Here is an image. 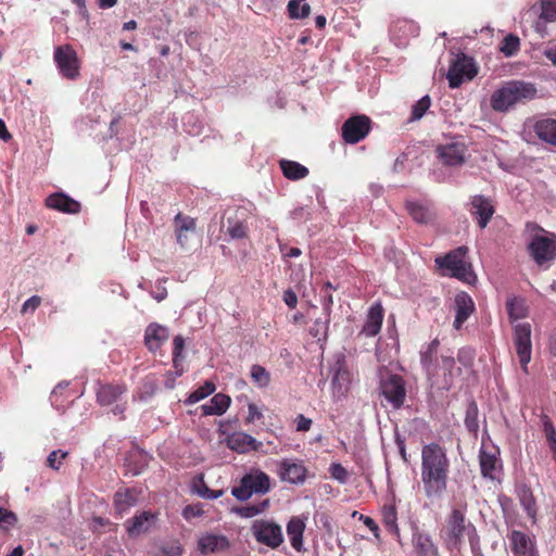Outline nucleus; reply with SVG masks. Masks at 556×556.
Segmentation results:
<instances>
[{"label": "nucleus", "mask_w": 556, "mask_h": 556, "mask_svg": "<svg viewBox=\"0 0 556 556\" xmlns=\"http://www.w3.org/2000/svg\"><path fill=\"white\" fill-rule=\"evenodd\" d=\"M450 459L439 443H429L421 448L420 476L426 496L438 500L447 489Z\"/></svg>", "instance_id": "1"}, {"label": "nucleus", "mask_w": 556, "mask_h": 556, "mask_svg": "<svg viewBox=\"0 0 556 556\" xmlns=\"http://www.w3.org/2000/svg\"><path fill=\"white\" fill-rule=\"evenodd\" d=\"M536 93L538 90L534 84L510 80L492 93L490 104L495 112H506L518 103L533 100Z\"/></svg>", "instance_id": "2"}, {"label": "nucleus", "mask_w": 556, "mask_h": 556, "mask_svg": "<svg viewBox=\"0 0 556 556\" xmlns=\"http://www.w3.org/2000/svg\"><path fill=\"white\" fill-rule=\"evenodd\" d=\"M468 253L467 247H458L445 256L435 258V264L442 268L448 270L451 277L457 278L458 280L472 283L477 277L472 270V265L466 260Z\"/></svg>", "instance_id": "3"}, {"label": "nucleus", "mask_w": 556, "mask_h": 556, "mask_svg": "<svg viewBox=\"0 0 556 556\" xmlns=\"http://www.w3.org/2000/svg\"><path fill=\"white\" fill-rule=\"evenodd\" d=\"M527 228L542 232L533 235L528 245L529 253L534 262L539 266H543L554 261L556 258V235L545 231L534 223L527 224Z\"/></svg>", "instance_id": "4"}, {"label": "nucleus", "mask_w": 556, "mask_h": 556, "mask_svg": "<svg viewBox=\"0 0 556 556\" xmlns=\"http://www.w3.org/2000/svg\"><path fill=\"white\" fill-rule=\"evenodd\" d=\"M269 490V476L260 469H252L241 478L239 485L232 488L231 494L239 501H247L253 494H266Z\"/></svg>", "instance_id": "5"}, {"label": "nucleus", "mask_w": 556, "mask_h": 556, "mask_svg": "<svg viewBox=\"0 0 556 556\" xmlns=\"http://www.w3.org/2000/svg\"><path fill=\"white\" fill-rule=\"evenodd\" d=\"M379 389L393 409H400L406 399L404 379L399 375H388L380 379Z\"/></svg>", "instance_id": "6"}, {"label": "nucleus", "mask_w": 556, "mask_h": 556, "mask_svg": "<svg viewBox=\"0 0 556 556\" xmlns=\"http://www.w3.org/2000/svg\"><path fill=\"white\" fill-rule=\"evenodd\" d=\"M252 533L255 540L273 549L283 543L282 529L278 523L269 520H255L252 525Z\"/></svg>", "instance_id": "7"}, {"label": "nucleus", "mask_w": 556, "mask_h": 556, "mask_svg": "<svg viewBox=\"0 0 556 556\" xmlns=\"http://www.w3.org/2000/svg\"><path fill=\"white\" fill-rule=\"evenodd\" d=\"M477 73L473 59L460 53L456 55L450 65L447 73L448 85L452 89L458 88L465 78L471 80Z\"/></svg>", "instance_id": "8"}, {"label": "nucleus", "mask_w": 556, "mask_h": 556, "mask_svg": "<svg viewBox=\"0 0 556 556\" xmlns=\"http://www.w3.org/2000/svg\"><path fill=\"white\" fill-rule=\"evenodd\" d=\"M53 59L63 77L71 80L78 78L80 67L79 60L71 45L56 47Z\"/></svg>", "instance_id": "9"}, {"label": "nucleus", "mask_w": 556, "mask_h": 556, "mask_svg": "<svg viewBox=\"0 0 556 556\" xmlns=\"http://www.w3.org/2000/svg\"><path fill=\"white\" fill-rule=\"evenodd\" d=\"M370 130L371 119L364 114L349 117L341 127L342 138L350 144H355L365 139Z\"/></svg>", "instance_id": "10"}, {"label": "nucleus", "mask_w": 556, "mask_h": 556, "mask_svg": "<svg viewBox=\"0 0 556 556\" xmlns=\"http://www.w3.org/2000/svg\"><path fill=\"white\" fill-rule=\"evenodd\" d=\"M514 344L521 368L527 372L532 354L531 325L529 323H519L514 326Z\"/></svg>", "instance_id": "11"}, {"label": "nucleus", "mask_w": 556, "mask_h": 556, "mask_svg": "<svg viewBox=\"0 0 556 556\" xmlns=\"http://www.w3.org/2000/svg\"><path fill=\"white\" fill-rule=\"evenodd\" d=\"M468 211L479 228L484 229L495 214V206L490 198L476 194L469 199Z\"/></svg>", "instance_id": "12"}, {"label": "nucleus", "mask_w": 556, "mask_h": 556, "mask_svg": "<svg viewBox=\"0 0 556 556\" xmlns=\"http://www.w3.org/2000/svg\"><path fill=\"white\" fill-rule=\"evenodd\" d=\"M467 528L473 529V527L470 523L466 525L465 513L458 508L452 509L446 520L447 542L453 544L454 546L460 544Z\"/></svg>", "instance_id": "13"}, {"label": "nucleus", "mask_w": 556, "mask_h": 556, "mask_svg": "<svg viewBox=\"0 0 556 556\" xmlns=\"http://www.w3.org/2000/svg\"><path fill=\"white\" fill-rule=\"evenodd\" d=\"M498 450L492 447L488 448L482 446L479 451V465L481 475L485 479L492 481L498 478V473L502 469L501 459L498 458Z\"/></svg>", "instance_id": "14"}, {"label": "nucleus", "mask_w": 556, "mask_h": 556, "mask_svg": "<svg viewBox=\"0 0 556 556\" xmlns=\"http://www.w3.org/2000/svg\"><path fill=\"white\" fill-rule=\"evenodd\" d=\"M352 381V374L346 366L345 358L342 356L337 359L332 368L331 386L333 395L338 399L344 396L350 388Z\"/></svg>", "instance_id": "15"}, {"label": "nucleus", "mask_w": 556, "mask_h": 556, "mask_svg": "<svg viewBox=\"0 0 556 556\" xmlns=\"http://www.w3.org/2000/svg\"><path fill=\"white\" fill-rule=\"evenodd\" d=\"M176 241L182 249L190 248V241L195 236V219L178 213L174 218Z\"/></svg>", "instance_id": "16"}, {"label": "nucleus", "mask_w": 556, "mask_h": 556, "mask_svg": "<svg viewBox=\"0 0 556 556\" xmlns=\"http://www.w3.org/2000/svg\"><path fill=\"white\" fill-rule=\"evenodd\" d=\"M307 469L302 462L282 459L278 465V475L282 481L292 484L303 483L306 479Z\"/></svg>", "instance_id": "17"}, {"label": "nucleus", "mask_w": 556, "mask_h": 556, "mask_svg": "<svg viewBox=\"0 0 556 556\" xmlns=\"http://www.w3.org/2000/svg\"><path fill=\"white\" fill-rule=\"evenodd\" d=\"M508 539L514 556H539L534 540L525 532L513 530Z\"/></svg>", "instance_id": "18"}, {"label": "nucleus", "mask_w": 556, "mask_h": 556, "mask_svg": "<svg viewBox=\"0 0 556 556\" xmlns=\"http://www.w3.org/2000/svg\"><path fill=\"white\" fill-rule=\"evenodd\" d=\"M169 331L166 327L152 323L148 325L144 331V344L147 349L155 353L168 340Z\"/></svg>", "instance_id": "19"}, {"label": "nucleus", "mask_w": 556, "mask_h": 556, "mask_svg": "<svg viewBox=\"0 0 556 556\" xmlns=\"http://www.w3.org/2000/svg\"><path fill=\"white\" fill-rule=\"evenodd\" d=\"M227 446L238 453H247L250 451H258L262 443L254 439L252 435L238 431L229 434L226 438Z\"/></svg>", "instance_id": "20"}, {"label": "nucleus", "mask_w": 556, "mask_h": 556, "mask_svg": "<svg viewBox=\"0 0 556 556\" xmlns=\"http://www.w3.org/2000/svg\"><path fill=\"white\" fill-rule=\"evenodd\" d=\"M46 205L49 208H53L67 214H77L80 212L81 208V205L78 201L74 200L73 198L68 197L63 192L50 194L46 199Z\"/></svg>", "instance_id": "21"}, {"label": "nucleus", "mask_w": 556, "mask_h": 556, "mask_svg": "<svg viewBox=\"0 0 556 556\" xmlns=\"http://www.w3.org/2000/svg\"><path fill=\"white\" fill-rule=\"evenodd\" d=\"M229 548V540L223 534L206 533L198 541V549L201 554L219 553Z\"/></svg>", "instance_id": "22"}, {"label": "nucleus", "mask_w": 556, "mask_h": 556, "mask_svg": "<svg viewBox=\"0 0 556 556\" xmlns=\"http://www.w3.org/2000/svg\"><path fill=\"white\" fill-rule=\"evenodd\" d=\"M455 320L454 328L460 329L464 323L475 312V303L472 298L466 292H459L455 296Z\"/></svg>", "instance_id": "23"}, {"label": "nucleus", "mask_w": 556, "mask_h": 556, "mask_svg": "<svg viewBox=\"0 0 556 556\" xmlns=\"http://www.w3.org/2000/svg\"><path fill=\"white\" fill-rule=\"evenodd\" d=\"M381 522L384 529L396 540L400 545H403L402 535L397 523V510L393 504H384L381 507Z\"/></svg>", "instance_id": "24"}, {"label": "nucleus", "mask_w": 556, "mask_h": 556, "mask_svg": "<svg viewBox=\"0 0 556 556\" xmlns=\"http://www.w3.org/2000/svg\"><path fill=\"white\" fill-rule=\"evenodd\" d=\"M439 157L448 166L460 165L465 161V146L462 143H451L438 148Z\"/></svg>", "instance_id": "25"}, {"label": "nucleus", "mask_w": 556, "mask_h": 556, "mask_svg": "<svg viewBox=\"0 0 556 556\" xmlns=\"http://www.w3.org/2000/svg\"><path fill=\"white\" fill-rule=\"evenodd\" d=\"M383 321V308L380 303L370 306L362 332L367 337H375L381 330Z\"/></svg>", "instance_id": "26"}, {"label": "nucleus", "mask_w": 556, "mask_h": 556, "mask_svg": "<svg viewBox=\"0 0 556 556\" xmlns=\"http://www.w3.org/2000/svg\"><path fill=\"white\" fill-rule=\"evenodd\" d=\"M516 494L527 516L535 522L538 515L536 501L529 485L522 483L517 485Z\"/></svg>", "instance_id": "27"}, {"label": "nucleus", "mask_w": 556, "mask_h": 556, "mask_svg": "<svg viewBox=\"0 0 556 556\" xmlns=\"http://www.w3.org/2000/svg\"><path fill=\"white\" fill-rule=\"evenodd\" d=\"M153 519V514L150 511H142L128 519L125 522V527L130 536H138L150 529Z\"/></svg>", "instance_id": "28"}, {"label": "nucleus", "mask_w": 556, "mask_h": 556, "mask_svg": "<svg viewBox=\"0 0 556 556\" xmlns=\"http://www.w3.org/2000/svg\"><path fill=\"white\" fill-rule=\"evenodd\" d=\"M413 546L416 556H439L438 547L428 533L420 531L414 532Z\"/></svg>", "instance_id": "29"}, {"label": "nucleus", "mask_w": 556, "mask_h": 556, "mask_svg": "<svg viewBox=\"0 0 556 556\" xmlns=\"http://www.w3.org/2000/svg\"><path fill=\"white\" fill-rule=\"evenodd\" d=\"M231 404V399L225 393L215 394L210 403L201 406L203 416H222L227 412Z\"/></svg>", "instance_id": "30"}, {"label": "nucleus", "mask_w": 556, "mask_h": 556, "mask_svg": "<svg viewBox=\"0 0 556 556\" xmlns=\"http://www.w3.org/2000/svg\"><path fill=\"white\" fill-rule=\"evenodd\" d=\"M126 390L125 384H101L97 390V400L100 405L108 406L116 402Z\"/></svg>", "instance_id": "31"}, {"label": "nucleus", "mask_w": 556, "mask_h": 556, "mask_svg": "<svg viewBox=\"0 0 556 556\" xmlns=\"http://www.w3.org/2000/svg\"><path fill=\"white\" fill-rule=\"evenodd\" d=\"M226 233L231 239H244L248 238L249 235V226L244 218H240L238 215V211H236L232 215H228L226 219Z\"/></svg>", "instance_id": "32"}, {"label": "nucleus", "mask_w": 556, "mask_h": 556, "mask_svg": "<svg viewBox=\"0 0 556 556\" xmlns=\"http://www.w3.org/2000/svg\"><path fill=\"white\" fill-rule=\"evenodd\" d=\"M139 492L135 488L118 490L114 495V507L119 515L126 513L138 502Z\"/></svg>", "instance_id": "33"}, {"label": "nucleus", "mask_w": 556, "mask_h": 556, "mask_svg": "<svg viewBox=\"0 0 556 556\" xmlns=\"http://www.w3.org/2000/svg\"><path fill=\"white\" fill-rule=\"evenodd\" d=\"M533 130L540 140L556 146V119L542 118L535 122Z\"/></svg>", "instance_id": "34"}, {"label": "nucleus", "mask_w": 556, "mask_h": 556, "mask_svg": "<svg viewBox=\"0 0 556 556\" xmlns=\"http://www.w3.org/2000/svg\"><path fill=\"white\" fill-rule=\"evenodd\" d=\"M304 530L305 523L300 517H292L287 525V534L290 544L298 552H301L303 547Z\"/></svg>", "instance_id": "35"}, {"label": "nucleus", "mask_w": 556, "mask_h": 556, "mask_svg": "<svg viewBox=\"0 0 556 556\" xmlns=\"http://www.w3.org/2000/svg\"><path fill=\"white\" fill-rule=\"evenodd\" d=\"M405 206L408 214L416 223L429 224L433 222L435 217L434 213L426 204L414 201H407Z\"/></svg>", "instance_id": "36"}, {"label": "nucleus", "mask_w": 556, "mask_h": 556, "mask_svg": "<svg viewBox=\"0 0 556 556\" xmlns=\"http://www.w3.org/2000/svg\"><path fill=\"white\" fill-rule=\"evenodd\" d=\"M280 169L286 178L290 180H300L308 175V168L295 161L281 160Z\"/></svg>", "instance_id": "37"}, {"label": "nucleus", "mask_w": 556, "mask_h": 556, "mask_svg": "<svg viewBox=\"0 0 556 556\" xmlns=\"http://www.w3.org/2000/svg\"><path fill=\"white\" fill-rule=\"evenodd\" d=\"M478 415V405L473 400H471L466 408L465 426L467 430L475 435L478 433L479 430Z\"/></svg>", "instance_id": "38"}, {"label": "nucleus", "mask_w": 556, "mask_h": 556, "mask_svg": "<svg viewBox=\"0 0 556 556\" xmlns=\"http://www.w3.org/2000/svg\"><path fill=\"white\" fill-rule=\"evenodd\" d=\"M287 9L289 17L292 20L305 18L311 13V5L304 0H290Z\"/></svg>", "instance_id": "39"}, {"label": "nucleus", "mask_w": 556, "mask_h": 556, "mask_svg": "<svg viewBox=\"0 0 556 556\" xmlns=\"http://www.w3.org/2000/svg\"><path fill=\"white\" fill-rule=\"evenodd\" d=\"M216 390L215 384L212 381H205L203 386L199 387L197 390L191 392L189 396L185 400L187 405H192L206 396L213 394Z\"/></svg>", "instance_id": "40"}, {"label": "nucleus", "mask_w": 556, "mask_h": 556, "mask_svg": "<svg viewBox=\"0 0 556 556\" xmlns=\"http://www.w3.org/2000/svg\"><path fill=\"white\" fill-rule=\"evenodd\" d=\"M251 379L260 388H266L270 383V374L267 369L258 364L251 367Z\"/></svg>", "instance_id": "41"}, {"label": "nucleus", "mask_w": 556, "mask_h": 556, "mask_svg": "<svg viewBox=\"0 0 556 556\" xmlns=\"http://www.w3.org/2000/svg\"><path fill=\"white\" fill-rule=\"evenodd\" d=\"M520 49V39L516 35L508 34L501 42L500 51L505 56L515 55Z\"/></svg>", "instance_id": "42"}, {"label": "nucleus", "mask_w": 556, "mask_h": 556, "mask_svg": "<svg viewBox=\"0 0 556 556\" xmlns=\"http://www.w3.org/2000/svg\"><path fill=\"white\" fill-rule=\"evenodd\" d=\"M159 389V383L155 375L147 376L141 383L139 397L140 400H147L153 396Z\"/></svg>", "instance_id": "43"}, {"label": "nucleus", "mask_w": 556, "mask_h": 556, "mask_svg": "<svg viewBox=\"0 0 556 556\" xmlns=\"http://www.w3.org/2000/svg\"><path fill=\"white\" fill-rule=\"evenodd\" d=\"M507 313L511 320H517L526 316L523 301L517 298L509 299L506 303Z\"/></svg>", "instance_id": "44"}, {"label": "nucleus", "mask_w": 556, "mask_h": 556, "mask_svg": "<svg viewBox=\"0 0 556 556\" xmlns=\"http://www.w3.org/2000/svg\"><path fill=\"white\" fill-rule=\"evenodd\" d=\"M269 505L268 500H264L258 505H248L238 508L236 511L243 518H252L261 513H263Z\"/></svg>", "instance_id": "45"}, {"label": "nucleus", "mask_w": 556, "mask_h": 556, "mask_svg": "<svg viewBox=\"0 0 556 556\" xmlns=\"http://www.w3.org/2000/svg\"><path fill=\"white\" fill-rule=\"evenodd\" d=\"M431 105V99L429 96H424L418 100L412 108L410 121L420 119L424 114L429 110Z\"/></svg>", "instance_id": "46"}, {"label": "nucleus", "mask_w": 556, "mask_h": 556, "mask_svg": "<svg viewBox=\"0 0 556 556\" xmlns=\"http://www.w3.org/2000/svg\"><path fill=\"white\" fill-rule=\"evenodd\" d=\"M540 17L546 22L556 21V0H542Z\"/></svg>", "instance_id": "47"}, {"label": "nucleus", "mask_w": 556, "mask_h": 556, "mask_svg": "<svg viewBox=\"0 0 556 556\" xmlns=\"http://www.w3.org/2000/svg\"><path fill=\"white\" fill-rule=\"evenodd\" d=\"M185 349V340L181 336H176L173 340V366L178 369L181 364V354Z\"/></svg>", "instance_id": "48"}, {"label": "nucleus", "mask_w": 556, "mask_h": 556, "mask_svg": "<svg viewBox=\"0 0 556 556\" xmlns=\"http://www.w3.org/2000/svg\"><path fill=\"white\" fill-rule=\"evenodd\" d=\"M17 522L15 513L0 507V529L9 531Z\"/></svg>", "instance_id": "49"}, {"label": "nucleus", "mask_w": 556, "mask_h": 556, "mask_svg": "<svg viewBox=\"0 0 556 556\" xmlns=\"http://www.w3.org/2000/svg\"><path fill=\"white\" fill-rule=\"evenodd\" d=\"M435 354L434 352H430L428 348L420 352V363L429 376L437 374L435 366L433 365Z\"/></svg>", "instance_id": "50"}, {"label": "nucleus", "mask_w": 556, "mask_h": 556, "mask_svg": "<svg viewBox=\"0 0 556 556\" xmlns=\"http://www.w3.org/2000/svg\"><path fill=\"white\" fill-rule=\"evenodd\" d=\"M68 456V452L56 450L52 451L47 457V466L59 470L62 462Z\"/></svg>", "instance_id": "51"}, {"label": "nucleus", "mask_w": 556, "mask_h": 556, "mask_svg": "<svg viewBox=\"0 0 556 556\" xmlns=\"http://www.w3.org/2000/svg\"><path fill=\"white\" fill-rule=\"evenodd\" d=\"M329 320L316 319L309 328V333L320 340V337H327Z\"/></svg>", "instance_id": "52"}, {"label": "nucleus", "mask_w": 556, "mask_h": 556, "mask_svg": "<svg viewBox=\"0 0 556 556\" xmlns=\"http://www.w3.org/2000/svg\"><path fill=\"white\" fill-rule=\"evenodd\" d=\"M329 472L331 477L340 483H345L349 479L348 470L339 463L331 464Z\"/></svg>", "instance_id": "53"}, {"label": "nucleus", "mask_w": 556, "mask_h": 556, "mask_svg": "<svg viewBox=\"0 0 556 556\" xmlns=\"http://www.w3.org/2000/svg\"><path fill=\"white\" fill-rule=\"evenodd\" d=\"M441 366L444 370V377H448L450 379L454 376L455 370V359L452 356H442L441 357Z\"/></svg>", "instance_id": "54"}, {"label": "nucleus", "mask_w": 556, "mask_h": 556, "mask_svg": "<svg viewBox=\"0 0 556 556\" xmlns=\"http://www.w3.org/2000/svg\"><path fill=\"white\" fill-rule=\"evenodd\" d=\"M359 520H362L363 523L372 532L376 540L380 542V529L377 522L371 517L365 515H361Z\"/></svg>", "instance_id": "55"}, {"label": "nucleus", "mask_w": 556, "mask_h": 556, "mask_svg": "<svg viewBox=\"0 0 556 556\" xmlns=\"http://www.w3.org/2000/svg\"><path fill=\"white\" fill-rule=\"evenodd\" d=\"M182 374H184L182 365H180V367H178V369H176L175 372L167 371L165 374V381H164L165 388L169 389V390L174 389L175 384H176V379L178 377H180Z\"/></svg>", "instance_id": "56"}, {"label": "nucleus", "mask_w": 556, "mask_h": 556, "mask_svg": "<svg viewBox=\"0 0 556 556\" xmlns=\"http://www.w3.org/2000/svg\"><path fill=\"white\" fill-rule=\"evenodd\" d=\"M203 513L204 511L200 505H187L182 509V517L186 520H191L192 518L202 516Z\"/></svg>", "instance_id": "57"}, {"label": "nucleus", "mask_w": 556, "mask_h": 556, "mask_svg": "<svg viewBox=\"0 0 556 556\" xmlns=\"http://www.w3.org/2000/svg\"><path fill=\"white\" fill-rule=\"evenodd\" d=\"M475 353L470 349H460L457 354V359L460 364L469 367L472 364Z\"/></svg>", "instance_id": "58"}, {"label": "nucleus", "mask_w": 556, "mask_h": 556, "mask_svg": "<svg viewBox=\"0 0 556 556\" xmlns=\"http://www.w3.org/2000/svg\"><path fill=\"white\" fill-rule=\"evenodd\" d=\"M263 417L262 412L258 409L256 404L249 403L248 405V416L245 418V424H252L255 420H258Z\"/></svg>", "instance_id": "59"}, {"label": "nucleus", "mask_w": 556, "mask_h": 556, "mask_svg": "<svg viewBox=\"0 0 556 556\" xmlns=\"http://www.w3.org/2000/svg\"><path fill=\"white\" fill-rule=\"evenodd\" d=\"M41 304V298L38 295H33L28 300H26L22 306V313L35 312L39 305Z\"/></svg>", "instance_id": "60"}, {"label": "nucleus", "mask_w": 556, "mask_h": 556, "mask_svg": "<svg viewBox=\"0 0 556 556\" xmlns=\"http://www.w3.org/2000/svg\"><path fill=\"white\" fill-rule=\"evenodd\" d=\"M544 430L549 448L556 445V430L551 421L544 424Z\"/></svg>", "instance_id": "61"}, {"label": "nucleus", "mask_w": 556, "mask_h": 556, "mask_svg": "<svg viewBox=\"0 0 556 556\" xmlns=\"http://www.w3.org/2000/svg\"><path fill=\"white\" fill-rule=\"evenodd\" d=\"M199 494L204 498L216 500L224 494V491L223 490H211L210 488L204 485L203 490L199 491Z\"/></svg>", "instance_id": "62"}, {"label": "nucleus", "mask_w": 556, "mask_h": 556, "mask_svg": "<svg viewBox=\"0 0 556 556\" xmlns=\"http://www.w3.org/2000/svg\"><path fill=\"white\" fill-rule=\"evenodd\" d=\"M312 419L305 417L304 415H299L296 417V430L300 432H305L311 429Z\"/></svg>", "instance_id": "63"}, {"label": "nucleus", "mask_w": 556, "mask_h": 556, "mask_svg": "<svg viewBox=\"0 0 556 556\" xmlns=\"http://www.w3.org/2000/svg\"><path fill=\"white\" fill-rule=\"evenodd\" d=\"M283 301L288 307L295 308L298 304V296L291 289H288L283 293Z\"/></svg>", "instance_id": "64"}]
</instances>
